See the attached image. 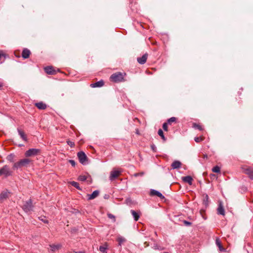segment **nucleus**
Instances as JSON below:
<instances>
[{"mask_svg":"<svg viewBox=\"0 0 253 253\" xmlns=\"http://www.w3.org/2000/svg\"><path fill=\"white\" fill-rule=\"evenodd\" d=\"M33 161L32 159L26 157L25 158L20 159L19 161L14 163L13 165L12 169L15 170L21 169L23 167L27 168L33 165Z\"/></svg>","mask_w":253,"mask_h":253,"instance_id":"nucleus-1","label":"nucleus"},{"mask_svg":"<svg viewBox=\"0 0 253 253\" xmlns=\"http://www.w3.org/2000/svg\"><path fill=\"white\" fill-rule=\"evenodd\" d=\"M126 76L125 72H116L112 74V81L115 83L124 82L126 81Z\"/></svg>","mask_w":253,"mask_h":253,"instance_id":"nucleus-2","label":"nucleus"},{"mask_svg":"<svg viewBox=\"0 0 253 253\" xmlns=\"http://www.w3.org/2000/svg\"><path fill=\"white\" fill-rule=\"evenodd\" d=\"M41 153V150L39 149L31 148L29 149L25 152L24 155L26 157H30L35 156Z\"/></svg>","mask_w":253,"mask_h":253,"instance_id":"nucleus-3","label":"nucleus"},{"mask_svg":"<svg viewBox=\"0 0 253 253\" xmlns=\"http://www.w3.org/2000/svg\"><path fill=\"white\" fill-rule=\"evenodd\" d=\"M12 175V171L10 170L9 167L7 165H4L0 169V175H3L5 177Z\"/></svg>","mask_w":253,"mask_h":253,"instance_id":"nucleus-4","label":"nucleus"},{"mask_svg":"<svg viewBox=\"0 0 253 253\" xmlns=\"http://www.w3.org/2000/svg\"><path fill=\"white\" fill-rule=\"evenodd\" d=\"M33 205L31 199L26 201L22 206V209L26 212L31 211L33 210Z\"/></svg>","mask_w":253,"mask_h":253,"instance_id":"nucleus-5","label":"nucleus"},{"mask_svg":"<svg viewBox=\"0 0 253 253\" xmlns=\"http://www.w3.org/2000/svg\"><path fill=\"white\" fill-rule=\"evenodd\" d=\"M80 162L84 165L87 164V158L85 154L83 152L80 151L77 154Z\"/></svg>","mask_w":253,"mask_h":253,"instance_id":"nucleus-6","label":"nucleus"},{"mask_svg":"<svg viewBox=\"0 0 253 253\" xmlns=\"http://www.w3.org/2000/svg\"><path fill=\"white\" fill-rule=\"evenodd\" d=\"M123 170L121 168H114L112 170V183L113 180L118 177L122 173Z\"/></svg>","mask_w":253,"mask_h":253,"instance_id":"nucleus-7","label":"nucleus"},{"mask_svg":"<svg viewBox=\"0 0 253 253\" xmlns=\"http://www.w3.org/2000/svg\"><path fill=\"white\" fill-rule=\"evenodd\" d=\"M10 196V193L8 190H4L0 194V202H2Z\"/></svg>","mask_w":253,"mask_h":253,"instance_id":"nucleus-8","label":"nucleus"},{"mask_svg":"<svg viewBox=\"0 0 253 253\" xmlns=\"http://www.w3.org/2000/svg\"><path fill=\"white\" fill-rule=\"evenodd\" d=\"M244 172L247 174L249 177L253 180V168H246L243 169Z\"/></svg>","mask_w":253,"mask_h":253,"instance_id":"nucleus-9","label":"nucleus"},{"mask_svg":"<svg viewBox=\"0 0 253 253\" xmlns=\"http://www.w3.org/2000/svg\"><path fill=\"white\" fill-rule=\"evenodd\" d=\"M45 73L48 75H55L56 71L52 66H47L44 68Z\"/></svg>","mask_w":253,"mask_h":253,"instance_id":"nucleus-10","label":"nucleus"},{"mask_svg":"<svg viewBox=\"0 0 253 253\" xmlns=\"http://www.w3.org/2000/svg\"><path fill=\"white\" fill-rule=\"evenodd\" d=\"M217 213L218 214L222 215H225V210L221 202H220L218 204V206L217 209Z\"/></svg>","mask_w":253,"mask_h":253,"instance_id":"nucleus-11","label":"nucleus"},{"mask_svg":"<svg viewBox=\"0 0 253 253\" xmlns=\"http://www.w3.org/2000/svg\"><path fill=\"white\" fill-rule=\"evenodd\" d=\"M150 194L152 196H156L161 199H164L165 198V197L160 192L154 189L151 190Z\"/></svg>","mask_w":253,"mask_h":253,"instance_id":"nucleus-12","label":"nucleus"},{"mask_svg":"<svg viewBox=\"0 0 253 253\" xmlns=\"http://www.w3.org/2000/svg\"><path fill=\"white\" fill-rule=\"evenodd\" d=\"M104 82L103 80H101L100 81L94 83H92L90 84V87L92 88H95V87H100L104 85Z\"/></svg>","mask_w":253,"mask_h":253,"instance_id":"nucleus-13","label":"nucleus"},{"mask_svg":"<svg viewBox=\"0 0 253 253\" xmlns=\"http://www.w3.org/2000/svg\"><path fill=\"white\" fill-rule=\"evenodd\" d=\"M148 57V54L145 53L142 55L141 57H138L137 60L138 62L140 64H144L146 63Z\"/></svg>","mask_w":253,"mask_h":253,"instance_id":"nucleus-14","label":"nucleus"},{"mask_svg":"<svg viewBox=\"0 0 253 253\" xmlns=\"http://www.w3.org/2000/svg\"><path fill=\"white\" fill-rule=\"evenodd\" d=\"M18 132L21 138L24 141L27 142L28 141L26 134L24 131L20 128H17Z\"/></svg>","mask_w":253,"mask_h":253,"instance_id":"nucleus-15","label":"nucleus"},{"mask_svg":"<svg viewBox=\"0 0 253 253\" xmlns=\"http://www.w3.org/2000/svg\"><path fill=\"white\" fill-rule=\"evenodd\" d=\"M99 192L98 190H95L91 194L87 195V199L89 200L94 199L99 195Z\"/></svg>","mask_w":253,"mask_h":253,"instance_id":"nucleus-16","label":"nucleus"},{"mask_svg":"<svg viewBox=\"0 0 253 253\" xmlns=\"http://www.w3.org/2000/svg\"><path fill=\"white\" fill-rule=\"evenodd\" d=\"M30 54L31 52L30 50L27 48H24L22 52V57L24 59H27L29 58Z\"/></svg>","mask_w":253,"mask_h":253,"instance_id":"nucleus-17","label":"nucleus"},{"mask_svg":"<svg viewBox=\"0 0 253 253\" xmlns=\"http://www.w3.org/2000/svg\"><path fill=\"white\" fill-rule=\"evenodd\" d=\"M35 105L40 110H45L47 107V105L42 102L36 103Z\"/></svg>","mask_w":253,"mask_h":253,"instance_id":"nucleus-18","label":"nucleus"},{"mask_svg":"<svg viewBox=\"0 0 253 253\" xmlns=\"http://www.w3.org/2000/svg\"><path fill=\"white\" fill-rule=\"evenodd\" d=\"M184 182L188 183L189 185H192L193 178L191 176H186L182 177Z\"/></svg>","mask_w":253,"mask_h":253,"instance_id":"nucleus-19","label":"nucleus"},{"mask_svg":"<svg viewBox=\"0 0 253 253\" xmlns=\"http://www.w3.org/2000/svg\"><path fill=\"white\" fill-rule=\"evenodd\" d=\"M181 166V163L178 161H175L171 164V167L173 169H179Z\"/></svg>","mask_w":253,"mask_h":253,"instance_id":"nucleus-20","label":"nucleus"},{"mask_svg":"<svg viewBox=\"0 0 253 253\" xmlns=\"http://www.w3.org/2000/svg\"><path fill=\"white\" fill-rule=\"evenodd\" d=\"M130 212L133 217L135 221H137L140 217V213L138 212L135 211L134 210H131Z\"/></svg>","mask_w":253,"mask_h":253,"instance_id":"nucleus-21","label":"nucleus"},{"mask_svg":"<svg viewBox=\"0 0 253 253\" xmlns=\"http://www.w3.org/2000/svg\"><path fill=\"white\" fill-rule=\"evenodd\" d=\"M49 246L51 249V250L52 252H55L56 250H58L59 249H60L61 248V245L60 244H57V245L52 244V245H50Z\"/></svg>","mask_w":253,"mask_h":253,"instance_id":"nucleus-22","label":"nucleus"},{"mask_svg":"<svg viewBox=\"0 0 253 253\" xmlns=\"http://www.w3.org/2000/svg\"><path fill=\"white\" fill-rule=\"evenodd\" d=\"M107 249L108 245L106 243L99 247V251L102 253H107Z\"/></svg>","mask_w":253,"mask_h":253,"instance_id":"nucleus-23","label":"nucleus"},{"mask_svg":"<svg viewBox=\"0 0 253 253\" xmlns=\"http://www.w3.org/2000/svg\"><path fill=\"white\" fill-rule=\"evenodd\" d=\"M117 241L118 242L119 246H121L122 244L126 241V239L122 236H119L117 237Z\"/></svg>","mask_w":253,"mask_h":253,"instance_id":"nucleus-24","label":"nucleus"},{"mask_svg":"<svg viewBox=\"0 0 253 253\" xmlns=\"http://www.w3.org/2000/svg\"><path fill=\"white\" fill-rule=\"evenodd\" d=\"M15 158V155L14 154H10L9 155H8L7 157H6V159L7 160L10 162H13L14 161V159Z\"/></svg>","mask_w":253,"mask_h":253,"instance_id":"nucleus-25","label":"nucleus"},{"mask_svg":"<svg viewBox=\"0 0 253 253\" xmlns=\"http://www.w3.org/2000/svg\"><path fill=\"white\" fill-rule=\"evenodd\" d=\"M192 126H193V127H194V128H195L196 129H198L199 130H203V127L200 125L197 124L196 123H193V125H192Z\"/></svg>","mask_w":253,"mask_h":253,"instance_id":"nucleus-26","label":"nucleus"},{"mask_svg":"<svg viewBox=\"0 0 253 253\" xmlns=\"http://www.w3.org/2000/svg\"><path fill=\"white\" fill-rule=\"evenodd\" d=\"M158 134L161 137L162 139L164 141H166V138L165 137L163 131L161 129H159L158 130Z\"/></svg>","mask_w":253,"mask_h":253,"instance_id":"nucleus-27","label":"nucleus"},{"mask_svg":"<svg viewBox=\"0 0 253 253\" xmlns=\"http://www.w3.org/2000/svg\"><path fill=\"white\" fill-rule=\"evenodd\" d=\"M176 121V118L175 117H171L168 120L167 123L169 125H171L172 123L175 122Z\"/></svg>","mask_w":253,"mask_h":253,"instance_id":"nucleus-28","label":"nucleus"},{"mask_svg":"<svg viewBox=\"0 0 253 253\" xmlns=\"http://www.w3.org/2000/svg\"><path fill=\"white\" fill-rule=\"evenodd\" d=\"M212 171L214 172L219 173L220 171V168L218 166H216L212 169Z\"/></svg>","mask_w":253,"mask_h":253,"instance_id":"nucleus-29","label":"nucleus"},{"mask_svg":"<svg viewBox=\"0 0 253 253\" xmlns=\"http://www.w3.org/2000/svg\"><path fill=\"white\" fill-rule=\"evenodd\" d=\"M71 184L73 186L76 187L77 189H81V188H80V187L79 186V184L78 182H75V181H72V182H71Z\"/></svg>","mask_w":253,"mask_h":253,"instance_id":"nucleus-30","label":"nucleus"},{"mask_svg":"<svg viewBox=\"0 0 253 253\" xmlns=\"http://www.w3.org/2000/svg\"><path fill=\"white\" fill-rule=\"evenodd\" d=\"M87 176L86 175H80L78 177V180L81 181H84L87 180Z\"/></svg>","mask_w":253,"mask_h":253,"instance_id":"nucleus-31","label":"nucleus"},{"mask_svg":"<svg viewBox=\"0 0 253 253\" xmlns=\"http://www.w3.org/2000/svg\"><path fill=\"white\" fill-rule=\"evenodd\" d=\"M204 140V138L202 136L196 137L194 138V140L197 142L199 143Z\"/></svg>","mask_w":253,"mask_h":253,"instance_id":"nucleus-32","label":"nucleus"},{"mask_svg":"<svg viewBox=\"0 0 253 253\" xmlns=\"http://www.w3.org/2000/svg\"><path fill=\"white\" fill-rule=\"evenodd\" d=\"M168 125L169 124L167 122L164 123L163 125V128L165 131H167L168 130Z\"/></svg>","mask_w":253,"mask_h":253,"instance_id":"nucleus-33","label":"nucleus"},{"mask_svg":"<svg viewBox=\"0 0 253 253\" xmlns=\"http://www.w3.org/2000/svg\"><path fill=\"white\" fill-rule=\"evenodd\" d=\"M7 55L4 53L2 51H0V59L3 57L4 59H5Z\"/></svg>","mask_w":253,"mask_h":253,"instance_id":"nucleus-34","label":"nucleus"},{"mask_svg":"<svg viewBox=\"0 0 253 253\" xmlns=\"http://www.w3.org/2000/svg\"><path fill=\"white\" fill-rule=\"evenodd\" d=\"M45 218V217H39V219L42 220L43 222H44V223H48V221Z\"/></svg>","mask_w":253,"mask_h":253,"instance_id":"nucleus-35","label":"nucleus"},{"mask_svg":"<svg viewBox=\"0 0 253 253\" xmlns=\"http://www.w3.org/2000/svg\"><path fill=\"white\" fill-rule=\"evenodd\" d=\"M67 143L71 147H73L75 146V143L74 142L71 141L70 140H68V141H67Z\"/></svg>","mask_w":253,"mask_h":253,"instance_id":"nucleus-36","label":"nucleus"},{"mask_svg":"<svg viewBox=\"0 0 253 253\" xmlns=\"http://www.w3.org/2000/svg\"><path fill=\"white\" fill-rule=\"evenodd\" d=\"M69 162L71 164V165L73 166V167H75L76 166V162L74 160H69Z\"/></svg>","mask_w":253,"mask_h":253,"instance_id":"nucleus-37","label":"nucleus"},{"mask_svg":"<svg viewBox=\"0 0 253 253\" xmlns=\"http://www.w3.org/2000/svg\"><path fill=\"white\" fill-rule=\"evenodd\" d=\"M144 174V172H140V173H135L134 174V175L135 176H142Z\"/></svg>","mask_w":253,"mask_h":253,"instance_id":"nucleus-38","label":"nucleus"},{"mask_svg":"<svg viewBox=\"0 0 253 253\" xmlns=\"http://www.w3.org/2000/svg\"><path fill=\"white\" fill-rule=\"evenodd\" d=\"M209 200V196L208 195H206L204 199V202H206V203L208 202Z\"/></svg>","mask_w":253,"mask_h":253,"instance_id":"nucleus-39","label":"nucleus"},{"mask_svg":"<svg viewBox=\"0 0 253 253\" xmlns=\"http://www.w3.org/2000/svg\"><path fill=\"white\" fill-rule=\"evenodd\" d=\"M184 224L186 225H190L191 224V223L189 222V221H186V220H184Z\"/></svg>","mask_w":253,"mask_h":253,"instance_id":"nucleus-40","label":"nucleus"},{"mask_svg":"<svg viewBox=\"0 0 253 253\" xmlns=\"http://www.w3.org/2000/svg\"><path fill=\"white\" fill-rule=\"evenodd\" d=\"M151 148L154 151H156V147L154 145H151Z\"/></svg>","mask_w":253,"mask_h":253,"instance_id":"nucleus-41","label":"nucleus"},{"mask_svg":"<svg viewBox=\"0 0 253 253\" xmlns=\"http://www.w3.org/2000/svg\"><path fill=\"white\" fill-rule=\"evenodd\" d=\"M2 86H3V83L1 82H0V89H2Z\"/></svg>","mask_w":253,"mask_h":253,"instance_id":"nucleus-42","label":"nucleus"},{"mask_svg":"<svg viewBox=\"0 0 253 253\" xmlns=\"http://www.w3.org/2000/svg\"><path fill=\"white\" fill-rule=\"evenodd\" d=\"M105 197V198H106V199H108V198H109V195H106L105 196V197Z\"/></svg>","mask_w":253,"mask_h":253,"instance_id":"nucleus-43","label":"nucleus"},{"mask_svg":"<svg viewBox=\"0 0 253 253\" xmlns=\"http://www.w3.org/2000/svg\"><path fill=\"white\" fill-rule=\"evenodd\" d=\"M155 249L162 250V249H159L157 246H155Z\"/></svg>","mask_w":253,"mask_h":253,"instance_id":"nucleus-44","label":"nucleus"},{"mask_svg":"<svg viewBox=\"0 0 253 253\" xmlns=\"http://www.w3.org/2000/svg\"><path fill=\"white\" fill-rule=\"evenodd\" d=\"M107 215H108V216L109 218H111V213H108V214H107Z\"/></svg>","mask_w":253,"mask_h":253,"instance_id":"nucleus-45","label":"nucleus"},{"mask_svg":"<svg viewBox=\"0 0 253 253\" xmlns=\"http://www.w3.org/2000/svg\"><path fill=\"white\" fill-rule=\"evenodd\" d=\"M136 133L137 134H139V131H138V129H137L136 130Z\"/></svg>","mask_w":253,"mask_h":253,"instance_id":"nucleus-46","label":"nucleus"},{"mask_svg":"<svg viewBox=\"0 0 253 253\" xmlns=\"http://www.w3.org/2000/svg\"><path fill=\"white\" fill-rule=\"evenodd\" d=\"M216 243L218 245H219V247H220V244L218 243L217 241H216Z\"/></svg>","mask_w":253,"mask_h":253,"instance_id":"nucleus-47","label":"nucleus"},{"mask_svg":"<svg viewBox=\"0 0 253 253\" xmlns=\"http://www.w3.org/2000/svg\"><path fill=\"white\" fill-rule=\"evenodd\" d=\"M77 253H84V252H82V251H80V252H77Z\"/></svg>","mask_w":253,"mask_h":253,"instance_id":"nucleus-48","label":"nucleus"},{"mask_svg":"<svg viewBox=\"0 0 253 253\" xmlns=\"http://www.w3.org/2000/svg\"><path fill=\"white\" fill-rule=\"evenodd\" d=\"M111 217H112V218H115V216H113V215H111Z\"/></svg>","mask_w":253,"mask_h":253,"instance_id":"nucleus-49","label":"nucleus"},{"mask_svg":"<svg viewBox=\"0 0 253 253\" xmlns=\"http://www.w3.org/2000/svg\"><path fill=\"white\" fill-rule=\"evenodd\" d=\"M87 182H88V184L90 183V182H91L90 181H89L88 180H87Z\"/></svg>","mask_w":253,"mask_h":253,"instance_id":"nucleus-50","label":"nucleus"}]
</instances>
